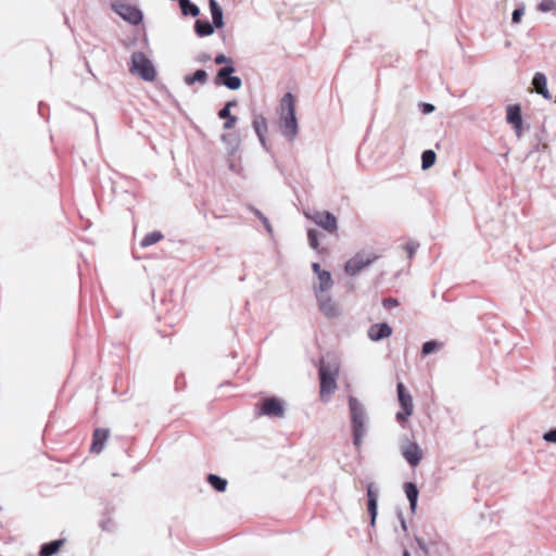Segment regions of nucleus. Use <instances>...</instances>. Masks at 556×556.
Instances as JSON below:
<instances>
[{
    "instance_id": "1",
    "label": "nucleus",
    "mask_w": 556,
    "mask_h": 556,
    "mask_svg": "<svg viewBox=\"0 0 556 556\" xmlns=\"http://www.w3.org/2000/svg\"><path fill=\"white\" fill-rule=\"evenodd\" d=\"M349 413L353 444L356 448H359L364 438L369 432L370 417L365 404L355 396L349 397Z\"/></svg>"
},
{
    "instance_id": "2",
    "label": "nucleus",
    "mask_w": 556,
    "mask_h": 556,
    "mask_svg": "<svg viewBox=\"0 0 556 556\" xmlns=\"http://www.w3.org/2000/svg\"><path fill=\"white\" fill-rule=\"evenodd\" d=\"M340 372V362L336 356H327L320 359L318 375L320 381L319 395L327 403L338 388L337 380Z\"/></svg>"
},
{
    "instance_id": "3",
    "label": "nucleus",
    "mask_w": 556,
    "mask_h": 556,
    "mask_svg": "<svg viewBox=\"0 0 556 556\" xmlns=\"http://www.w3.org/2000/svg\"><path fill=\"white\" fill-rule=\"evenodd\" d=\"M279 127L283 138L292 142L299 132L295 103L292 93H286L280 101Z\"/></svg>"
},
{
    "instance_id": "4",
    "label": "nucleus",
    "mask_w": 556,
    "mask_h": 556,
    "mask_svg": "<svg viewBox=\"0 0 556 556\" xmlns=\"http://www.w3.org/2000/svg\"><path fill=\"white\" fill-rule=\"evenodd\" d=\"M129 72L146 81H153L156 78L152 61L141 51L132 52Z\"/></svg>"
},
{
    "instance_id": "5",
    "label": "nucleus",
    "mask_w": 556,
    "mask_h": 556,
    "mask_svg": "<svg viewBox=\"0 0 556 556\" xmlns=\"http://www.w3.org/2000/svg\"><path fill=\"white\" fill-rule=\"evenodd\" d=\"M399 447L403 458L410 467L419 465L424 453L416 441H412L407 434H402L399 439Z\"/></svg>"
},
{
    "instance_id": "6",
    "label": "nucleus",
    "mask_w": 556,
    "mask_h": 556,
    "mask_svg": "<svg viewBox=\"0 0 556 556\" xmlns=\"http://www.w3.org/2000/svg\"><path fill=\"white\" fill-rule=\"evenodd\" d=\"M376 260L377 255L372 252H358L345 263L344 270L348 275L355 276Z\"/></svg>"
},
{
    "instance_id": "7",
    "label": "nucleus",
    "mask_w": 556,
    "mask_h": 556,
    "mask_svg": "<svg viewBox=\"0 0 556 556\" xmlns=\"http://www.w3.org/2000/svg\"><path fill=\"white\" fill-rule=\"evenodd\" d=\"M113 11L118 14L124 21L131 25H138L143 20L142 12L135 5L116 1L112 3Z\"/></svg>"
},
{
    "instance_id": "8",
    "label": "nucleus",
    "mask_w": 556,
    "mask_h": 556,
    "mask_svg": "<svg viewBox=\"0 0 556 556\" xmlns=\"http://www.w3.org/2000/svg\"><path fill=\"white\" fill-rule=\"evenodd\" d=\"M304 216L307 219H311L312 222H314L319 227H321L325 230H327L328 232H334L337 230V228H338L337 218L330 212H327V211H323V212H320V211H313V212L305 211L304 212Z\"/></svg>"
},
{
    "instance_id": "9",
    "label": "nucleus",
    "mask_w": 556,
    "mask_h": 556,
    "mask_svg": "<svg viewBox=\"0 0 556 556\" xmlns=\"http://www.w3.org/2000/svg\"><path fill=\"white\" fill-rule=\"evenodd\" d=\"M285 412V402L273 396L264 399L256 413L260 416L281 418Z\"/></svg>"
},
{
    "instance_id": "10",
    "label": "nucleus",
    "mask_w": 556,
    "mask_h": 556,
    "mask_svg": "<svg viewBox=\"0 0 556 556\" xmlns=\"http://www.w3.org/2000/svg\"><path fill=\"white\" fill-rule=\"evenodd\" d=\"M235 71L236 68L233 65H226L222 67L216 74L215 84L225 86L229 90L240 89L242 81L240 77L232 75Z\"/></svg>"
},
{
    "instance_id": "11",
    "label": "nucleus",
    "mask_w": 556,
    "mask_h": 556,
    "mask_svg": "<svg viewBox=\"0 0 556 556\" xmlns=\"http://www.w3.org/2000/svg\"><path fill=\"white\" fill-rule=\"evenodd\" d=\"M397 397L400 405L402 407V412L396 413V419L399 421H406L409 416H412L414 410L413 397L406 391L404 384L399 382L396 386Z\"/></svg>"
},
{
    "instance_id": "12",
    "label": "nucleus",
    "mask_w": 556,
    "mask_h": 556,
    "mask_svg": "<svg viewBox=\"0 0 556 556\" xmlns=\"http://www.w3.org/2000/svg\"><path fill=\"white\" fill-rule=\"evenodd\" d=\"M319 311L325 317L332 319L340 315V307L332 299L330 292L315 295Z\"/></svg>"
},
{
    "instance_id": "13",
    "label": "nucleus",
    "mask_w": 556,
    "mask_h": 556,
    "mask_svg": "<svg viewBox=\"0 0 556 556\" xmlns=\"http://www.w3.org/2000/svg\"><path fill=\"white\" fill-rule=\"evenodd\" d=\"M506 122L514 127L516 136L520 138L522 131V115L519 104H509L506 108Z\"/></svg>"
},
{
    "instance_id": "14",
    "label": "nucleus",
    "mask_w": 556,
    "mask_h": 556,
    "mask_svg": "<svg viewBox=\"0 0 556 556\" xmlns=\"http://www.w3.org/2000/svg\"><path fill=\"white\" fill-rule=\"evenodd\" d=\"M333 279L330 271L320 273L313 283L314 295L329 293L333 287Z\"/></svg>"
},
{
    "instance_id": "15",
    "label": "nucleus",
    "mask_w": 556,
    "mask_h": 556,
    "mask_svg": "<svg viewBox=\"0 0 556 556\" xmlns=\"http://www.w3.org/2000/svg\"><path fill=\"white\" fill-rule=\"evenodd\" d=\"M220 140L225 144L228 155H233L236 152H238L241 147V141H242L241 135L239 131L223 134L220 136Z\"/></svg>"
},
{
    "instance_id": "16",
    "label": "nucleus",
    "mask_w": 556,
    "mask_h": 556,
    "mask_svg": "<svg viewBox=\"0 0 556 556\" xmlns=\"http://www.w3.org/2000/svg\"><path fill=\"white\" fill-rule=\"evenodd\" d=\"M392 334V328L387 323L375 324L368 329V337L371 341H380Z\"/></svg>"
},
{
    "instance_id": "17",
    "label": "nucleus",
    "mask_w": 556,
    "mask_h": 556,
    "mask_svg": "<svg viewBox=\"0 0 556 556\" xmlns=\"http://www.w3.org/2000/svg\"><path fill=\"white\" fill-rule=\"evenodd\" d=\"M252 126L254 131L260 140V143L263 148H266V138L265 135L267 132V119L262 114H255L253 116Z\"/></svg>"
},
{
    "instance_id": "18",
    "label": "nucleus",
    "mask_w": 556,
    "mask_h": 556,
    "mask_svg": "<svg viewBox=\"0 0 556 556\" xmlns=\"http://www.w3.org/2000/svg\"><path fill=\"white\" fill-rule=\"evenodd\" d=\"M368 511L370 515V525L375 526L378 514V491L375 490L374 483L367 485Z\"/></svg>"
},
{
    "instance_id": "19",
    "label": "nucleus",
    "mask_w": 556,
    "mask_h": 556,
    "mask_svg": "<svg viewBox=\"0 0 556 556\" xmlns=\"http://www.w3.org/2000/svg\"><path fill=\"white\" fill-rule=\"evenodd\" d=\"M236 101L227 102L224 108L218 112V117L222 119H226L223 127L224 129H232L237 123V117L230 113L232 106H236Z\"/></svg>"
},
{
    "instance_id": "20",
    "label": "nucleus",
    "mask_w": 556,
    "mask_h": 556,
    "mask_svg": "<svg viewBox=\"0 0 556 556\" xmlns=\"http://www.w3.org/2000/svg\"><path fill=\"white\" fill-rule=\"evenodd\" d=\"M109 438V430L106 429H96L93 432V439L91 444V452L100 453L104 444Z\"/></svg>"
},
{
    "instance_id": "21",
    "label": "nucleus",
    "mask_w": 556,
    "mask_h": 556,
    "mask_svg": "<svg viewBox=\"0 0 556 556\" xmlns=\"http://www.w3.org/2000/svg\"><path fill=\"white\" fill-rule=\"evenodd\" d=\"M532 85L536 92L542 94L545 99H551V93L547 89V79L543 73H535L532 79Z\"/></svg>"
},
{
    "instance_id": "22",
    "label": "nucleus",
    "mask_w": 556,
    "mask_h": 556,
    "mask_svg": "<svg viewBox=\"0 0 556 556\" xmlns=\"http://www.w3.org/2000/svg\"><path fill=\"white\" fill-rule=\"evenodd\" d=\"M208 7L212 15V25L216 28H222L224 26V14L220 5L216 0H208Z\"/></svg>"
},
{
    "instance_id": "23",
    "label": "nucleus",
    "mask_w": 556,
    "mask_h": 556,
    "mask_svg": "<svg viewBox=\"0 0 556 556\" xmlns=\"http://www.w3.org/2000/svg\"><path fill=\"white\" fill-rule=\"evenodd\" d=\"M404 492L409 502V508L412 513H415L418 502L419 491L417 485L414 482H405L404 483Z\"/></svg>"
},
{
    "instance_id": "24",
    "label": "nucleus",
    "mask_w": 556,
    "mask_h": 556,
    "mask_svg": "<svg viewBox=\"0 0 556 556\" xmlns=\"http://www.w3.org/2000/svg\"><path fill=\"white\" fill-rule=\"evenodd\" d=\"M65 544L64 539L54 540L41 545L39 551V556H53L55 555L61 547Z\"/></svg>"
},
{
    "instance_id": "25",
    "label": "nucleus",
    "mask_w": 556,
    "mask_h": 556,
    "mask_svg": "<svg viewBox=\"0 0 556 556\" xmlns=\"http://www.w3.org/2000/svg\"><path fill=\"white\" fill-rule=\"evenodd\" d=\"M207 73L204 70H197L191 75H186L184 77V83L191 87L195 84L205 85L207 83Z\"/></svg>"
},
{
    "instance_id": "26",
    "label": "nucleus",
    "mask_w": 556,
    "mask_h": 556,
    "mask_svg": "<svg viewBox=\"0 0 556 556\" xmlns=\"http://www.w3.org/2000/svg\"><path fill=\"white\" fill-rule=\"evenodd\" d=\"M194 30L199 37H205L214 33V26L208 21L197 20Z\"/></svg>"
},
{
    "instance_id": "27",
    "label": "nucleus",
    "mask_w": 556,
    "mask_h": 556,
    "mask_svg": "<svg viewBox=\"0 0 556 556\" xmlns=\"http://www.w3.org/2000/svg\"><path fill=\"white\" fill-rule=\"evenodd\" d=\"M179 7L181 10V13L185 16L190 15L192 17H195L200 14V9L198 8V5L192 3L190 0H179Z\"/></svg>"
},
{
    "instance_id": "28",
    "label": "nucleus",
    "mask_w": 556,
    "mask_h": 556,
    "mask_svg": "<svg viewBox=\"0 0 556 556\" xmlns=\"http://www.w3.org/2000/svg\"><path fill=\"white\" fill-rule=\"evenodd\" d=\"M207 481L218 492H224L228 484L226 479L213 473L207 476Z\"/></svg>"
},
{
    "instance_id": "29",
    "label": "nucleus",
    "mask_w": 556,
    "mask_h": 556,
    "mask_svg": "<svg viewBox=\"0 0 556 556\" xmlns=\"http://www.w3.org/2000/svg\"><path fill=\"white\" fill-rule=\"evenodd\" d=\"M162 239L163 235L160 231H152L143 237V239L140 241V245L142 248H148L150 245L157 243Z\"/></svg>"
},
{
    "instance_id": "30",
    "label": "nucleus",
    "mask_w": 556,
    "mask_h": 556,
    "mask_svg": "<svg viewBox=\"0 0 556 556\" xmlns=\"http://www.w3.org/2000/svg\"><path fill=\"white\" fill-rule=\"evenodd\" d=\"M437 155L432 150H426L421 154V168L428 169L435 163Z\"/></svg>"
},
{
    "instance_id": "31",
    "label": "nucleus",
    "mask_w": 556,
    "mask_h": 556,
    "mask_svg": "<svg viewBox=\"0 0 556 556\" xmlns=\"http://www.w3.org/2000/svg\"><path fill=\"white\" fill-rule=\"evenodd\" d=\"M249 208H250V211H251L255 216H257V217L260 218L261 223H263V224H264V226H265V228H266L267 232L271 235V233H273V227H271V225H270L269 220L267 219V217H266V216H265V215H264L260 210H257V208H255V207H253V206H250Z\"/></svg>"
},
{
    "instance_id": "32",
    "label": "nucleus",
    "mask_w": 556,
    "mask_h": 556,
    "mask_svg": "<svg viewBox=\"0 0 556 556\" xmlns=\"http://www.w3.org/2000/svg\"><path fill=\"white\" fill-rule=\"evenodd\" d=\"M318 236H319V232L317 230H315V229L307 230L308 244L314 250H317L319 247Z\"/></svg>"
},
{
    "instance_id": "33",
    "label": "nucleus",
    "mask_w": 556,
    "mask_h": 556,
    "mask_svg": "<svg viewBox=\"0 0 556 556\" xmlns=\"http://www.w3.org/2000/svg\"><path fill=\"white\" fill-rule=\"evenodd\" d=\"M555 9H556L555 0H542L538 5V10L543 13L551 12Z\"/></svg>"
},
{
    "instance_id": "34",
    "label": "nucleus",
    "mask_w": 556,
    "mask_h": 556,
    "mask_svg": "<svg viewBox=\"0 0 556 556\" xmlns=\"http://www.w3.org/2000/svg\"><path fill=\"white\" fill-rule=\"evenodd\" d=\"M439 349V344L437 341H427L422 344V349H421V352L424 355H429L431 353H433L434 351H437Z\"/></svg>"
},
{
    "instance_id": "35",
    "label": "nucleus",
    "mask_w": 556,
    "mask_h": 556,
    "mask_svg": "<svg viewBox=\"0 0 556 556\" xmlns=\"http://www.w3.org/2000/svg\"><path fill=\"white\" fill-rule=\"evenodd\" d=\"M419 248V243L416 242V241H409L405 244L404 249L406 250L407 252V255L409 258H413L416 251L418 250Z\"/></svg>"
},
{
    "instance_id": "36",
    "label": "nucleus",
    "mask_w": 556,
    "mask_h": 556,
    "mask_svg": "<svg viewBox=\"0 0 556 556\" xmlns=\"http://www.w3.org/2000/svg\"><path fill=\"white\" fill-rule=\"evenodd\" d=\"M523 14H525L523 7L515 9L511 14L513 23H515V24L519 23L521 21V17L523 16Z\"/></svg>"
},
{
    "instance_id": "37",
    "label": "nucleus",
    "mask_w": 556,
    "mask_h": 556,
    "mask_svg": "<svg viewBox=\"0 0 556 556\" xmlns=\"http://www.w3.org/2000/svg\"><path fill=\"white\" fill-rule=\"evenodd\" d=\"M214 61L216 64L233 65L232 60L223 53L217 54Z\"/></svg>"
},
{
    "instance_id": "38",
    "label": "nucleus",
    "mask_w": 556,
    "mask_h": 556,
    "mask_svg": "<svg viewBox=\"0 0 556 556\" xmlns=\"http://www.w3.org/2000/svg\"><path fill=\"white\" fill-rule=\"evenodd\" d=\"M418 106L424 114H430L435 110L433 104L427 102H420Z\"/></svg>"
},
{
    "instance_id": "39",
    "label": "nucleus",
    "mask_w": 556,
    "mask_h": 556,
    "mask_svg": "<svg viewBox=\"0 0 556 556\" xmlns=\"http://www.w3.org/2000/svg\"><path fill=\"white\" fill-rule=\"evenodd\" d=\"M543 439L547 442L556 443V429H552L544 433Z\"/></svg>"
},
{
    "instance_id": "40",
    "label": "nucleus",
    "mask_w": 556,
    "mask_h": 556,
    "mask_svg": "<svg viewBox=\"0 0 556 556\" xmlns=\"http://www.w3.org/2000/svg\"><path fill=\"white\" fill-rule=\"evenodd\" d=\"M397 305H399V302L396 299L388 298V299L383 300V306L387 308L395 307Z\"/></svg>"
},
{
    "instance_id": "41",
    "label": "nucleus",
    "mask_w": 556,
    "mask_h": 556,
    "mask_svg": "<svg viewBox=\"0 0 556 556\" xmlns=\"http://www.w3.org/2000/svg\"><path fill=\"white\" fill-rule=\"evenodd\" d=\"M416 542H417L419 548L425 553V555H428L429 554V549H428V546L425 543V541H422L421 539L417 538Z\"/></svg>"
},
{
    "instance_id": "42",
    "label": "nucleus",
    "mask_w": 556,
    "mask_h": 556,
    "mask_svg": "<svg viewBox=\"0 0 556 556\" xmlns=\"http://www.w3.org/2000/svg\"><path fill=\"white\" fill-rule=\"evenodd\" d=\"M312 269H313L314 274L317 277L320 275V273H326L327 271L326 269H323L318 263H313L312 264Z\"/></svg>"
},
{
    "instance_id": "43",
    "label": "nucleus",
    "mask_w": 556,
    "mask_h": 556,
    "mask_svg": "<svg viewBox=\"0 0 556 556\" xmlns=\"http://www.w3.org/2000/svg\"><path fill=\"white\" fill-rule=\"evenodd\" d=\"M210 58H211V56H210L208 54H205V53H204V54L199 55V56L197 58V61H198V62H206V61H208V60H210Z\"/></svg>"
},
{
    "instance_id": "44",
    "label": "nucleus",
    "mask_w": 556,
    "mask_h": 556,
    "mask_svg": "<svg viewBox=\"0 0 556 556\" xmlns=\"http://www.w3.org/2000/svg\"><path fill=\"white\" fill-rule=\"evenodd\" d=\"M399 518H400V520H401V527H402V529H403L404 531H406V530H407V527H406V522H405V520H404V517H403L402 513H399Z\"/></svg>"
},
{
    "instance_id": "45",
    "label": "nucleus",
    "mask_w": 556,
    "mask_h": 556,
    "mask_svg": "<svg viewBox=\"0 0 556 556\" xmlns=\"http://www.w3.org/2000/svg\"><path fill=\"white\" fill-rule=\"evenodd\" d=\"M229 169H230L231 172L237 173V174H239V173H240V170L238 169L237 165H236L232 161L229 163Z\"/></svg>"
},
{
    "instance_id": "46",
    "label": "nucleus",
    "mask_w": 556,
    "mask_h": 556,
    "mask_svg": "<svg viewBox=\"0 0 556 556\" xmlns=\"http://www.w3.org/2000/svg\"><path fill=\"white\" fill-rule=\"evenodd\" d=\"M403 556H412L410 553L407 549H404Z\"/></svg>"
}]
</instances>
